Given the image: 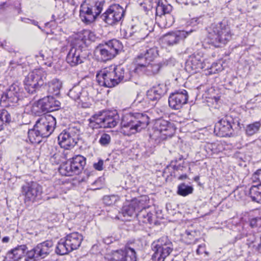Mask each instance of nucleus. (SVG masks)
Returning <instances> with one entry per match:
<instances>
[{"label": "nucleus", "instance_id": "nucleus-60", "mask_svg": "<svg viewBox=\"0 0 261 261\" xmlns=\"http://www.w3.org/2000/svg\"><path fill=\"white\" fill-rule=\"evenodd\" d=\"M198 17H193L191 19L190 24L189 25H195L197 24Z\"/></svg>", "mask_w": 261, "mask_h": 261}, {"label": "nucleus", "instance_id": "nucleus-17", "mask_svg": "<svg viewBox=\"0 0 261 261\" xmlns=\"http://www.w3.org/2000/svg\"><path fill=\"white\" fill-rule=\"evenodd\" d=\"M188 99V92L185 90H179L171 93L168 98L169 107L174 110H179Z\"/></svg>", "mask_w": 261, "mask_h": 261}, {"label": "nucleus", "instance_id": "nucleus-61", "mask_svg": "<svg viewBox=\"0 0 261 261\" xmlns=\"http://www.w3.org/2000/svg\"><path fill=\"white\" fill-rule=\"evenodd\" d=\"M205 245L203 244V245H199L198 246V248H197V250H196V253L197 254H200L202 253V252L200 251V249L202 247H204Z\"/></svg>", "mask_w": 261, "mask_h": 261}, {"label": "nucleus", "instance_id": "nucleus-41", "mask_svg": "<svg viewBox=\"0 0 261 261\" xmlns=\"http://www.w3.org/2000/svg\"><path fill=\"white\" fill-rule=\"evenodd\" d=\"M153 0H143L139 3L140 9L145 12V15H150V12L152 8Z\"/></svg>", "mask_w": 261, "mask_h": 261}, {"label": "nucleus", "instance_id": "nucleus-42", "mask_svg": "<svg viewBox=\"0 0 261 261\" xmlns=\"http://www.w3.org/2000/svg\"><path fill=\"white\" fill-rule=\"evenodd\" d=\"M208 70L209 74H215L222 70V65L221 63L216 62L213 63L209 67L208 66L206 65L205 67Z\"/></svg>", "mask_w": 261, "mask_h": 261}, {"label": "nucleus", "instance_id": "nucleus-40", "mask_svg": "<svg viewBox=\"0 0 261 261\" xmlns=\"http://www.w3.org/2000/svg\"><path fill=\"white\" fill-rule=\"evenodd\" d=\"M260 126L261 123L259 121L249 124L246 126V133L248 136H252L259 130Z\"/></svg>", "mask_w": 261, "mask_h": 261}, {"label": "nucleus", "instance_id": "nucleus-58", "mask_svg": "<svg viewBox=\"0 0 261 261\" xmlns=\"http://www.w3.org/2000/svg\"><path fill=\"white\" fill-rule=\"evenodd\" d=\"M253 178L255 180H258V181L261 185V169L258 170L253 175Z\"/></svg>", "mask_w": 261, "mask_h": 261}, {"label": "nucleus", "instance_id": "nucleus-20", "mask_svg": "<svg viewBox=\"0 0 261 261\" xmlns=\"http://www.w3.org/2000/svg\"><path fill=\"white\" fill-rule=\"evenodd\" d=\"M96 79L99 85L101 86L112 88L118 85L109 67L98 72Z\"/></svg>", "mask_w": 261, "mask_h": 261}, {"label": "nucleus", "instance_id": "nucleus-3", "mask_svg": "<svg viewBox=\"0 0 261 261\" xmlns=\"http://www.w3.org/2000/svg\"><path fill=\"white\" fill-rule=\"evenodd\" d=\"M206 30L208 43L217 47L225 45L232 35L229 26L224 20L212 23Z\"/></svg>", "mask_w": 261, "mask_h": 261}, {"label": "nucleus", "instance_id": "nucleus-9", "mask_svg": "<svg viewBox=\"0 0 261 261\" xmlns=\"http://www.w3.org/2000/svg\"><path fill=\"white\" fill-rule=\"evenodd\" d=\"M80 129L76 126H71L62 131L58 136V140L61 147L65 149L72 148L77 143Z\"/></svg>", "mask_w": 261, "mask_h": 261}, {"label": "nucleus", "instance_id": "nucleus-53", "mask_svg": "<svg viewBox=\"0 0 261 261\" xmlns=\"http://www.w3.org/2000/svg\"><path fill=\"white\" fill-rule=\"evenodd\" d=\"M258 243H256L257 245L255 244L256 242L252 241V243L249 244V245L253 244V248L258 251H261V234L258 238Z\"/></svg>", "mask_w": 261, "mask_h": 261}, {"label": "nucleus", "instance_id": "nucleus-45", "mask_svg": "<svg viewBox=\"0 0 261 261\" xmlns=\"http://www.w3.org/2000/svg\"><path fill=\"white\" fill-rule=\"evenodd\" d=\"M39 259V257L37 251H36L35 247L27 252L26 258H25L26 261H36Z\"/></svg>", "mask_w": 261, "mask_h": 261}, {"label": "nucleus", "instance_id": "nucleus-37", "mask_svg": "<svg viewBox=\"0 0 261 261\" xmlns=\"http://www.w3.org/2000/svg\"><path fill=\"white\" fill-rule=\"evenodd\" d=\"M28 138L32 143L39 144L41 141V138H43L41 134H39L37 132V128L34 126L32 129L29 130Z\"/></svg>", "mask_w": 261, "mask_h": 261}, {"label": "nucleus", "instance_id": "nucleus-36", "mask_svg": "<svg viewBox=\"0 0 261 261\" xmlns=\"http://www.w3.org/2000/svg\"><path fill=\"white\" fill-rule=\"evenodd\" d=\"M70 161L80 173L83 170L86 165V158L81 155L73 157Z\"/></svg>", "mask_w": 261, "mask_h": 261}, {"label": "nucleus", "instance_id": "nucleus-13", "mask_svg": "<svg viewBox=\"0 0 261 261\" xmlns=\"http://www.w3.org/2000/svg\"><path fill=\"white\" fill-rule=\"evenodd\" d=\"M20 88L15 84H12L6 92L3 93L1 98V102L4 106H13L19 99Z\"/></svg>", "mask_w": 261, "mask_h": 261}, {"label": "nucleus", "instance_id": "nucleus-7", "mask_svg": "<svg viewBox=\"0 0 261 261\" xmlns=\"http://www.w3.org/2000/svg\"><path fill=\"white\" fill-rule=\"evenodd\" d=\"M122 44L119 41L113 39L105 44H99L95 49V54L98 59L106 62L114 58L121 49Z\"/></svg>", "mask_w": 261, "mask_h": 261}, {"label": "nucleus", "instance_id": "nucleus-35", "mask_svg": "<svg viewBox=\"0 0 261 261\" xmlns=\"http://www.w3.org/2000/svg\"><path fill=\"white\" fill-rule=\"evenodd\" d=\"M249 195L252 201L261 203V189L258 186H252L250 188Z\"/></svg>", "mask_w": 261, "mask_h": 261}, {"label": "nucleus", "instance_id": "nucleus-47", "mask_svg": "<svg viewBox=\"0 0 261 261\" xmlns=\"http://www.w3.org/2000/svg\"><path fill=\"white\" fill-rule=\"evenodd\" d=\"M111 142V137L109 134H103L99 140V142L102 146H107Z\"/></svg>", "mask_w": 261, "mask_h": 261}, {"label": "nucleus", "instance_id": "nucleus-6", "mask_svg": "<svg viewBox=\"0 0 261 261\" xmlns=\"http://www.w3.org/2000/svg\"><path fill=\"white\" fill-rule=\"evenodd\" d=\"M83 240V236L77 232L71 233L59 241L56 252L59 255H65L79 248Z\"/></svg>", "mask_w": 261, "mask_h": 261}, {"label": "nucleus", "instance_id": "nucleus-31", "mask_svg": "<svg viewBox=\"0 0 261 261\" xmlns=\"http://www.w3.org/2000/svg\"><path fill=\"white\" fill-rule=\"evenodd\" d=\"M38 61L42 62L44 65L51 67L53 64V53L50 50L42 49L38 55H35Z\"/></svg>", "mask_w": 261, "mask_h": 261}, {"label": "nucleus", "instance_id": "nucleus-63", "mask_svg": "<svg viewBox=\"0 0 261 261\" xmlns=\"http://www.w3.org/2000/svg\"><path fill=\"white\" fill-rule=\"evenodd\" d=\"M9 238L8 237H5L3 238L2 241L3 243H7L9 241Z\"/></svg>", "mask_w": 261, "mask_h": 261}, {"label": "nucleus", "instance_id": "nucleus-49", "mask_svg": "<svg viewBox=\"0 0 261 261\" xmlns=\"http://www.w3.org/2000/svg\"><path fill=\"white\" fill-rule=\"evenodd\" d=\"M122 17H105L103 21L110 25H114L120 21H121Z\"/></svg>", "mask_w": 261, "mask_h": 261}, {"label": "nucleus", "instance_id": "nucleus-18", "mask_svg": "<svg viewBox=\"0 0 261 261\" xmlns=\"http://www.w3.org/2000/svg\"><path fill=\"white\" fill-rule=\"evenodd\" d=\"M109 68L113 73L117 84L121 82H125L132 80L135 74L133 70L130 71L127 68H124L121 66L111 65Z\"/></svg>", "mask_w": 261, "mask_h": 261}, {"label": "nucleus", "instance_id": "nucleus-62", "mask_svg": "<svg viewBox=\"0 0 261 261\" xmlns=\"http://www.w3.org/2000/svg\"><path fill=\"white\" fill-rule=\"evenodd\" d=\"M188 176L186 174H182L178 177V179L179 180H184L187 178Z\"/></svg>", "mask_w": 261, "mask_h": 261}, {"label": "nucleus", "instance_id": "nucleus-8", "mask_svg": "<svg viewBox=\"0 0 261 261\" xmlns=\"http://www.w3.org/2000/svg\"><path fill=\"white\" fill-rule=\"evenodd\" d=\"M150 134V138L159 143L161 141L171 137L175 132L172 124L164 119L158 120Z\"/></svg>", "mask_w": 261, "mask_h": 261}, {"label": "nucleus", "instance_id": "nucleus-25", "mask_svg": "<svg viewBox=\"0 0 261 261\" xmlns=\"http://www.w3.org/2000/svg\"><path fill=\"white\" fill-rule=\"evenodd\" d=\"M159 56V50L157 47L153 46L147 48L144 53L140 54L135 58V63L136 65L139 64V62H148L153 61Z\"/></svg>", "mask_w": 261, "mask_h": 261}, {"label": "nucleus", "instance_id": "nucleus-34", "mask_svg": "<svg viewBox=\"0 0 261 261\" xmlns=\"http://www.w3.org/2000/svg\"><path fill=\"white\" fill-rule=\"evenodd\" d=\"M125 11L123 8L118 4L113 5L104 13L105 16L112 15V16H124Z\"/></svg>", "mask_w": 261, "mask_h": 261}, {"label": "nucleus", "instance_id": "nucleus-59", "mask_svg": "<svg viewBox=\"0 0 261 261\" xmlns=\"http://www.w3.org/2000/svg\"><path fill=\"white\" fill-rule=\"evenodd\" d=\"M168 20L170 21V22H169V23L167 22L166 24V26L167 27H170V26L172 25V23L173 22L174 17H168Z\"/></svg>", "mask_w": 261, "mask_h": 261}, {"label": "nucleus", "instance_id": "nucleus-33", "mask_svg": "<svg viewBox=\"0 0 261 261\" xmlns=\"http://www.w3.org/2000/svg\"><path fill=\"white\" fill-rule=\"evenodd\" d=\"M172 10V7L164 0H158L155 9L156 16L169 14Z\"/></svg>", "mask_w": 261, "mask_h": 261}, {"label": "nucleus", "instance_id": "nucleus-1", "mask_svg": "<svg viewBox=\"0 0 261 261\" xmlns=\"http://www.w3.org/2000/svg\"><path fill=\"white\" fill-rule=\"evenodd\" d=\"M46 73L42 69H35L30 72L24 80V89L31 94H37L41 97L45 94L58 95L62 87V82L57 79H54L44 84Z\"/></svg>", "mask_w": 261, "mask_h": 261}, {"label": "nucleus", "instance_id": "nucleus-51", "mask_svg": "<svg viewBox=\"0 0 261 261\" xmlns=\"http://www.w3.org/2000/svg\"><path fill=\"white\" fill-rule=\"evenodd\" d=\"M261 225V217H255L250 219V225L251 227H256Z\"/></svg>", "mask_w": 261, "mask_h": 261}, {"label": "nucleus", "instance_id": "nucleus-22", "mask_svg": "<svg viewBox=\"0 0 261 261\" xmlns=\"http://www.w3.org/2000/svg\"><path fill=\"white\" fill-rule=\"evenodd\" d=\"M206 67L204 59L199 55H193L190 56L185 64V69L188 72L193 73L199 71Z\"/></svg>", "mask_w": 261, "mask_h": 261}, {"label": "nucleus", "instance_id": "nucleus-52", "mask_svg": "<svg viewBox=\"0 0 261 261\" xmlns=\"http://www.w3.org/2000/svg\"><path fill=\"white\" fill-rule=\"evenodd\" d=\"M51 162L53 164H58L60 162V155L59 153H55L50 158Z\"/></svg>", "mask_w": 261, "mask_h": 261}, {"label": "nucleus", "instance_id": "nucleus-24", "mask_svg": "<svg viewBox=\"0 0 261 261\" xmlns=\"http://www.w3.org/2000/svg\"><path fill=\"white\" fill-rule=\"evenodd\" d=\"M85 59L82 48L71 47L67 55L66 60L70 66L74 67L83 63Z\"/></svg>", "mask_w": 261, "mask_h": 261}, {"label": "nucleus", "instance_id": "nucleus-46", "mask_svg": "<svg viewBox=\"0 0 261 261\" xmlns=\"http://www.w3.org/2000/svg\"><path fill=\"white\" fill-rule=\"evenodd\" d=\"M161 97L167 92L166 85L163 83L159 84L153 86Z\"/></svg>", "mask_w": 261, "mask_h": 261}, {"label": "nucleus", "instance_id": "nucleus-28", "mask_svg": "<svg viewBox=\"0 0 261 261\" xmlns=\"http://www.w3.org/2000/svg\"><path fill=\"white\" fill-rule=\"evenodd\" d=\"M53 243L50 240H47L38 244L36 247V251L39 258L45 257L51 251Z\"/></svg>", "mask_w": 261, "mask_h": 261}, {"label": "nucleus", "instance_id": "nucleus-48", "mask_svg": "<svg viewBox=\"0 0 261 261\" xmlns=\"http://www.w3.org/2000/svg\"><path fill=\"white\" fill-rule=\"evenodd\" d=\"M139 28L136 25H132L131 29L128 31V33L126 32L125 36L126 38L131 37L133 36H135V38L138 37V30Z\"/></svg>", "mask_w": 261, "mask_h": 261}, {"label": "nucleus", "instance_id": "nucleus-43", "mask_svg": "<svg viewBox=\"0 0 261 261\" xmlns=\"http://www.w3.org/2000/svg\"><path fill=\"white\" fill-rule=\"evenodd\" d=\"M119 200L117 195H106L103 197V202L107 205H112Z\"/></svg>", "mask_w": 261, "mask_h": 261}, {"label": "nucleus", "instance_id": "nucleus-19", "mask_svg": "<svg viewBox=\"0 0 261 261\" xmlns=\"http://www.w3.org/2000/svg\"><path fill=\"white\" fill-rule=\"evenodd\" d=\"M162 67L161 63H149L147 61L139 62V64L136 65L133 71L137 74L143 72L147 75H153L158 73Z\"/></svg>", "mask_w": 261, "mask_h": 261}, {"label": "nucleus", "instance_id": "nucleus-2", "mask_svg": "<svg viewBox=\"0 0 261 261\" xmlns=\"http://www.w3.org/2000/svg\"><path fill=\"white\" fill-rule=\"evenodd\" d=\"M149 123V118L146 114L140 113H129L122 118L121 133L129 136L144 129Z\"/></svg>", "mask_w": 261, "mask_h": 261}, {"label": "nucleus", "instance_id": "nucleus-39", "mask_svg": "<svg viewBox=\"0 0 261 261\" xmlns=\"http://www.w3.org/2000/svg\"><path fill=\"white\" fill-rule=\"evenodd\" d=\"M11 121L10 113L6 110H0V131L4 128V122L9 123Z\"/></svg>", "mask_w": 261, "mask_h": 261}, {"label": "nucleus", "instance_id": "nucleus-16", "mask_svg": "<svg viewBox=\"0 0 261 261\" xmlns=\"http://www.w3.org/2000/svg\"><path fill=\"white\" fill-rule=\"evenodd\" d=\"M192 32L193 30H190L189 31H177L167 33L162 37V43L166 46H173L185 39Z\"/></svg>", "mask_w": 261, "mask_h": 261}, {"label": "nucleus", "instance_id": "nucleus-44", "mask_svg": "<svg viewBox=\"0 0 261 261\" xmlns=\"http://www.w3.org/2000/svg\"><path fill=\"white\" fill-rule=\"evenodd\" d=\"M146 95L147 98L151 101H158L161 98L153 87L147 91Z\"/></svg>", "mask_w": 261, "mask_h": 261}, {"label": "nucleus", "instance_id": "nucleus-30", "mask_svg": "<svg viewBox=\"0 0 261 261\" xmlns=\"http://www.w3.org/2000/svg\"><path fill=\"white\" fill-rule=\"evenodd\" d=\"M83 31L73 34L71 37V47H74L77 48H82L86 46V41Z\"/></svg>", "mask_w": 261, "mask_h": 261}, {"label": "nucleus", "instance_id": "nucleus-12", "mask_svg": "<svg viewBox=\"0 0 261 261\" xmlns=\"http://www.w3.org/2000/svg\"><path fill=\"white\" fill-rule=\"evenodd\" d=\"M233 119L230 116L226 115L217 123L214 127V133L219 137L229 136L233 132Z\"/></svg>", "mask_w": 261, "mask_h": 261}, {"label": "nucleus", "instance_id": "nucleus-14", "mask_svg": "<svg viewBox=\"0 0 261 261\" xmlns=\"http://www.w3.org/2000/svg\"><path fill=\"white\" fill-rule=\"evenodd\" d=\"M25 201L34 202L40 199L42 193V187L36 182L28 183L22 187Z\"/></svg>", "mask_w": 261, "mask_h": 261}, {"label": "nucleus", "instance_id": "nucleus-4", "mask_svg": "<svg viewBox=\"0 0 261 261\" xmlns=\"http://www.w3.org/2000/svg\"><path fill=\"white\" fill-rule=\"evenodd\" d=\"M119 122V116L116 111H103L89 119V126L92 128H113Z\"/></svg>", "mask_w": 261, "mask_h": 261}, {"label": "nucleus", "instance_id": "nucleus-27", "mask_svg": "<svg viewBox=\"0 0 261 261\" xmlns=\"http://www.w3.org/2000/svg\"><path fill=\"white\" fill-rule=\"evenodd\" d=\"M27 247L21 245L8 252L3 261H18L25 252Z\"/></svg>", "mask_w": 261, "mask_h": 261}, {"label": "nucleus", "instance_id": "nucleus-23", "mask_svg": "<svg viewBox=\"0 0 261 261\" xmlns=\"http://www.w3.org/2000/svg\"><path fill=\"white\" fill-rule=\"evenodd\" d=\"M68 96L75 101H77L79 104H81L82 107H87L89 106V96L88 92L83 90L80 86H75L68 92Z\"/></svg>", "mask_w": 261, "mask_h": 261}, {"label": "nucleus", "instance_id": "nucleus-15", "mask_svg": "<svg viewBox=\"0 0 261 261\" xmlns=\"http://www.w3.org/2000/svg\"><path fill=\"white\" fill-rule=\"evenodd\" d=\"M102 6L103 4L98 0H85L81 6L80 16H98L101 12Z\"/></svg>", "mask_w": 261, "mask_h": 261}, {"label": "nucleus", "instance_id": "nucleus-11", "mask_svg": "<svg viewBox=\"0 0 261 261\" xmlns=\"http://www.w3.org/2000/svg\"><path fill=\"white\" fill-rule=\"evenodd\" d=\"M56 120L55 117L48 115L39 118L35 124L37 132L43 138L48 137L53 132Z\"/></svg>", "mask_w": 261, "mask_h": 261}, {"label": "nucleus", "instance_id": "nucleus-50", "mask_svg": "<svg viewBox=\"0 0 261 261\" xmlns=\"http://www.w3.org/2000/svg\"><path fill=\"white\" fill-rule=\"evenodd\" d=\"M83 33L86 38V42L87 41H94L95 39V36L94 34L91 32L89 30H83Z\"/></svg>", "mask_w": 261, "mask_h": 261}, {"label": "nucleus", "instance_id": "nucleus-10", "mask_svg": "<svg viewBox=\"0 0 261 261\" xmlns=\"http://www.w3.org/2000/svg\"><path fill=\"white\" fill-rule=\"evenodd\" d=\"M60 102L56 99L53 96L47 95L41 98L32 107V111L36 115H39L42 113H47L59 110Z\"/></svg>", "mask_w": 261, "mask_h": 261}, {"label": "nucleus", "instance_id": "nucleus-64", "mask_svg": "<svg viewBox=\"0 0 261 261\" xmlns=\"http://www.w3.org/2000/svg\"><path fill=\"white\" fill-rule=\"evenodd\" d=\"M7 42L5 41L4 42H0V46H2L3 47L5 48L7 46Z\"/></svg>", "mask_w": 261, "mask_h": 261}, {"label": "nucleus", "instance_id": "nucleus-57", "mask_svg": "<svg viewBox=\"0 0 261 261\" xmlns=\"http://www.w3.org/2000/svg\"><path fill=\"white\" fill-rule=\"evenodd\" d=\"M103 164V161L99 160L97 163L94 164L93 166L96 170L101 171L102 170Z\"/></svg>", "mask_w": 261, "mask_h": 261}, {"label": "nucleus", "instance_id": "nucleus-56", "mask_svg": "<svg viewBox=\"0 0 261 261\" xmlns=\"http://www.w3.org/2000/svg\"><path fill=\"white\" fill-rule=\"evenodd\" d=\"M252 241H254V242H256V244L257 245L256 243H258V238H255L254 236H249V238L247 240V245H248V246L249 247H252L253 248V244H251L250 245H249V244L250 243H251Z\"/></svg>", "mask_w": 261, "mask_h": 261}, {"label": "nucleus", "instance_id": "nucleus-32", "mask_svg": "<svg viewBox=\"0 0 261 261\" xmlns=\"http://www.w3.org/2000/svg\"><path fill=\"white\" fill-rule=\"evenodd\" d=\"M60 173L64 176H72L80 173L71 161H68L62 164L59 168Z\"/></svg>", "mask_w": 261, "mask_h": 261}, {"label": "nucleus", "instance_id": "nucleus-29", "mask_svg": "<svg viewBox=\"0 0 261 261\" xmlns=\"http://www.w3.org/2000/svg\"><path fill=\"white\" fill-rule=\"evenodd\" d=\"M143 204V202H142V207L138 211L136 217L140 222L151 224L153 215L148 211L149 207H146Z\"/></svg>", "mask_w": 261, "mask_h": 261}, {"label": "nucleus", "instance_id": "nucleus-38", "mask_svg": "<svg viewBox=\"0 0 261 261\" xmlns=\"http://www.w3.org/2000/svg\"><path fill=\"white\" fill-rule=\"evenodd\" d=\"M193 190V188L192 186L182 183L177 187V194L180 196L185 197L192 194Z\"/></svg>", "mask_w": 261, "mask_h": 261}, {"label": "nucleus", "instance_id": "nucleus-21", "mask_svg": "<svg viewBox=\"0 0 261 261\" xmlns=\"http://www.w3.org/2000/svg\"><path fill=\"white\" fill-rule=\"evenodd\" d=\"M137 256L135 250L129 247L115 251L111 261H136Z\"/></svg>", "mask_w": 261, "mask_h": 261}, {"label": "nucleus", "instance_id": "nucleus-26", "mask_svg": "<svg viewBox=\"0 0 261 261\" xmlns=\"http://www.w3.org/2000/svg\"><path fill=\"white\" fill-rule=\"evenodd\" d=\"M144 200H134L128 205L122 207L121 213L124 217H132L134 215L136 216L138 211L142 207V202Z\"/></svg>", "mask_w": 261, "mask_h": 261}, {"label": "nucleus", "instance_id": "nucleus-54", "mask_svg": "<svg viewBox=\"0 0 261 261\" xmlns=\"http://www.w3.org/2000/svg\"><path fill=\"white\" fill-rule=\"evenodd\" d=\"M21 21L24 22L25 23L32 24L35 25H37V24H38L37 21H36L34 20L30 19L28 17H21Z\"/></svg>", "mask_w": 261, "mask_h": 261}, {"label": "nucleus", "instance_id": "nucleus-55", "mask_svg": "<svg viewBox=\"0 0 261 261\" xmlns=\"http://www.w3.org/2000/svg\"><path fill=\"white\" fill-rule=\"evenodd\" d=\"M96 17H83L82 21L87 25L90 24L94 22Z\"/></svg>", "mask_w": 261, "mask_h": 261}, {"label": "nucleus", "instance_id": "nucleus-5", "mask_svg": "<svg viewBox=\"0 0 261 261\" xmlns=\"http://www.w3.org/2000/svg\"><path fill=\"white\" fill-rule=\"evenodd\" d=\"M151 248L153 260L164 261L173 251L174 245L167 236H163L152 242Z\"/></svg>", "mask_w": 261, "mask_h": 261}]
</instances>
